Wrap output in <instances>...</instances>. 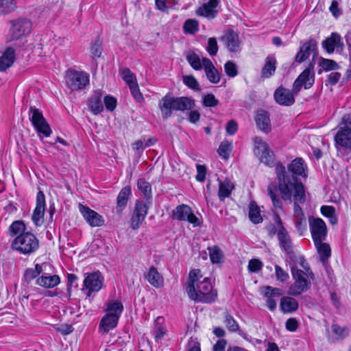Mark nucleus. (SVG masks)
Masks as SVG:
<instances>
[{"mask_svg": "<svg viewBox=\"0 0 351 351\" xmlns=\"http://www.w3.org/2000/svg\"><path fill=\"white\" fill-rule=\"evenodd\" d=\"M275 171L278 181V189L280 190V184L284 180L286 183L292 185L303 184L298 177L307 178V167L302 158H296L288 165L287 170L282 163L278 162L275 165Z\"/></svg>", "mask_w": 351, "mask_h": 351, "instance_id": "f03ea898", "label": "nucleus"}, {"mask_svg": "<svg viewBox=\"0 0 351 351\" xmlns=\"http://www.w3.org/2000/svg\"><path fill=\"white\" fill-rule=\"evenodd\" d=\"M315 81V73L313 72V64L310 63L308 66L306 67L297 77L293 85V90L295 94H297L302 88V86L305 89L310 88Z\"/></svg>", "mask_w": 351, "mask_h": 351, "instance_id": "f8f14e48", "label": "nucleus"}, {"mask_svg": "<svg viewBox=\"0 0 351 351\" xmlns=\"http://www.w3.org/2000/svg\"><path fill=\"white\" fill-rule=\"evenodd\" d=\"M203 277L199 269H192L189 272V281L186 287L189 298L196 302L212 303L217 296V291L213 290L208 278Z\"/></svg>", "mask_w": 351, "mask_h": 351, "instance_id": "f257e3e1", "label": "nucleus"}, {"mask_svg": "<svg viewBox=\"0 0 351 351\" xmlns=\"http://www.w3.org/2000/svg\"><path fill=\"white\" fill-rule=\"evenodd\" d=\"M137 186L142 195L147 199L152 198V187L150 184L144 178H139Z\"/></svg>", "mask_w": 351, "mask_h": 351, "instance_id": "79ce46f5", "label": "nucleus"}, {"mask_svg": "<svg viewBox=\"0 0 351 351\" xmlns=\"http://www.w3.org/2000/svg\"><path fill=\"white\" fill-rule=\"evenodd\" d=\"M167 330L165 326V318L162 316H158L156 318L152 331V335L154 336L156 341L158 342L161 340Z\"/></svg>", "mask_w": 351, "mask_h": 351, "instance_id": "2f4dec72", "label": "nucleus"}, {"mask_svg": "<svg viewBox=\"0 0 351 351\" xmlns=\"http://www.w3.org/2000/svg\"><path fill=\"white\" fill-rule=\"evenodd\" d=\"M304 263L305 261L302 258L301 265L306 271L297 269L294 266L291 267V271L294 282L289 289L288 293L290 295H300L311 288V280H313L315 276L309 267L304 265Z\"/></svg>", "mask_w": 351, "mask_h": 351, "instance_id": "20e7f679", "label": "nucleus"}, {"mask_svg": "<svg viewBox=\"0 0 351 351\" xmlns=\"http://www.w3.org/2000/svg\"><path fill=\"white\" fill-rule=\"evenodd\" d=\"M102 96V91L96 90L87 101L88 108L94 114H98L104 110Z\"/></svg>", "mask_w": 351, "mask_h": 351, "instance_id": "5701e85b", "label": "nucleus"}, {"mask_svg": "<svg viewBox=\"0 0 351 351\" xmlns=\"http://www.w3.org/2000/svg\"><path fill=\"white\" fill-rule=\"evenodd\" d=\"M322 47L327 53H332L335 48L342 49L343 43L341 42V36L337 33L333 32L330 37L323 40Z\"/></svg>", "mask_w": 351, "mask_h": 351, "instance_id": "b1692460", "label": "nucleus"}, {"mask_svg": "<svg viewBox=\"0 0 351 351\" xmlns=\"http://www.w3.org/2000/svg\"><path fill=\"white\" fill-rule=\"evenodd\" d=\"M275 274L277 280L281 282H285L289 278V274L278 265H275Z\"/></svg>", "mask_w": 351, "mask_h": 351, "instance_id": "680f3d73", "label": "nucleus"}, {"mask_svg": "<svg viewBox=\"0 0 351 351\" xmlns=\"http://www.w3.org/2000/svg\"><path fill=\"white\" fill-rule=\"evenodd\" d=\"M261 293L266 298L267 308L270 311H274L276 308V302L274 297H280L283 294L282 289L271 286H265L261 289Z\"/></svg>", "mask_w": 351, "mask_h": 351, "instance_id": "412c9836", "label": "nucleus"}, {"mask_svg": "<svg viewBox=\"0 0 351 351\" xmlns=\"http://www.w3.org/2000/svg\"><path fill=\"white\" fill-rule=\"evenodd\" d=\"M319 66L326 71L337 70L339 67L335 60L324 58H320Z\"/></svg>", "mask_w": 351, "mask_h": 351, "instance_id": "09e8293b", "label": "nucleus"}, {"mask_svg": "<svg viewBox=\"0 0 351 351\" xmlns=\"http://www.w3.org/2000/svg\"><path fill=\"white\" fill-rule=\"evenodd\" d=\"M176 98L171 93L166 94L158 102L162 117L167 119L171 117L173 111H176Z\"/></svg>", "mask_w": 351, "mask_h": 351, "instance_id": "a211bd4d", "label": "nucleus"}, {"mask_svg": "<svg viewBox=\"0 0 351 351\" xmlns=\"http://www.w3.org/2000/svg\"><path fill=\"white\" fill-rule=\"evenodd\" d=\"M280 193L283 200L293 202L294 218L305 217L300 204L306 202L304 186L303 184L292 185L284 180L280 184Z\"/></svg>", "mask_w": 351, "mask_h": 351, "instance_id": "7ed1b4c3", "label": "nucleus"}, {"mask_svg": "<svg viewBox=\"0 0 351 351\" xmlns=\"http://www.w3.org/2000/svg\"><path fill=\"white\" fill-rule=\"evenodd\" d=\"M198 22L195 19H187L183 25L185 34H194L198 31Z\"/></svg>", "mask_w": 351, "mask_h": 351, "instance_id": "de8ad7c7", "label": "nucleus"}, {"mask_svg": "<svg viewBox=\"0 0 351 351\" xmlns=\"http://www.w3.org/2000/svg\"><path fill=\"white\" fill-rule=\"evenodd\" d=\"M183 83L195 91H200L201 90L199 82L192 75L183 76Z\"/></svg>", "mask_w": 351, "mask_h": 351, "instance_id": "3c124183", "label": "nucleus"}, {"mask_svg": "<svg viewBox=\"0 0 351 351\" xmlns=\"http://www.w3.org/2000/svg\"><path fill=\"white\" fill-rule=\"evenodd\" d=\"M206 50L208 53L212 56L217 54L218 51V45L215 38H210L208 39Z\"/></svg>", "mask_w": 351, "mask_h": 351, "instance_id": "69168bd1", "label": "nucleus"}, {"mask_svg": "<svg viewBox=\"0 0 351 351\" xmlns=\"http://www.w3.org/2000/svg\"><path fill=\"white\" fill-rule=\"evenodd\" d=\"M16 8V0H0V15L12 12Z\"/></svg>", "mask_w": 351, "mask_h": 351, "instance_id": "a19ab883", "label": "nucleus"}, {"mask_svg": "<svg viewBox=\"0 0 351 351\" xmlns=\"http://www.w3.org/2000/svg\"><path fill=\"white\" fill-rule=\"evenodd\" d=\"M220 0H208L203 3L195 11L197 16L205 17L209 20L215 19L220 10Z\"/></svg>", "mask_w": 351, "mask_h": 351, "instance_id": "2eb2a0df", "label": "nucleus"}, {"mask_svg": "<svg viewBox=\"0 0 351 351\" xmlns=\"http://www.w3.org/2000/svg\"><path fill=\"white\" fill-rule=\"evenodd\" d=\"M29 119L38 136L41 134L45 137H49L52 131L43 112L36 107L31 106L28 112Z\"/></svg>", "mask_w": 351, "mask_h": 351, "instance_id": "0eeeda50", "label": "nucleus"}, {"mask_svg": "<svg viewBox=\"0 0 351 351\" xmlns=\"http://www.w3.org/2000/svg\"><path fill=\"white\" fill-rule=\"evenodd\" d=\"M119 319L117 315L107 313L100 321L99 329L107 333L117 326Z\"/></svg>", "mask_w": 351, "mask_h": 351, "instance_id": "c85d7f7f", "label": "nucleus"}, {"mask_svg": "<svg viewBox=\"0 0 351 351\" xmlns=\"http://www.w3.org/2000/svg\"><path fill=\"white\" fill-rule=\"evenodd\" d=\"M254 153L259 157L261 162L269 167L274 165L275 156L267 143L258 136L254 138Z\"/></svg>", "mask_w": 351, "mask_h": 351, "instance_id": "6e6552de", "label": "nucleus"}, {"mask_svg": "<svg viewBox=\"0 0 351 351\" xmlns=\"http://www.w3.org/2000/svg\"><path fill=\"white\" fill-rule=\"evenodd\" d=\"M256 123L263 132L265 133L270 132L271 124L268 112L263 110L258 112L256 116Z\"/></svg>", "mask_w": 351, "mask_h": 351, "instance_id": "473e14b6", "label": "nucleus"}, {"mask_svg": "<svg viewBox=\"0 0 351 351\" xmlns=\"http://www.w3.org/2000/svg\"><path fill=\"white\" fill-rule=\"evenodd\" d=\"M9 29L10 40H19L28 35L32 29L30 21L25 19H14L10 21Z\"/></svg>", "mask_w": 351, "mask_h": 351, "instance_id": "1a4fd4ad", "label": "nucleus"}, {"mask_svg": "<svg viewBox=\"0 0 351 351\" xmlns=\"http://www.w3.org/2000/svg\"><path fill=\"white\" fill-rule=\"evenodd\" d=\"M203 66L206 77L211 83L217 84L220 81V74L210 59L207 58H203Z\"/></svg>", "mask_w": 351, "mask_h": 351, "instance_id": "a878e982", "label": "nucleus"}, {"mask_svg": "<svg viewBox=\"0 0 351 351\" xmlns=\"http://www.w3.org/2000/svg\"><path fill=\"white\" fill-rule=\"evenodd\" d=\"M263 266V263L257 258L251 259L247 265V268L250 272L256 273L260 271Z\"/></svg>", "mask_w": 351, "mask_h": 351, "instance_id": "bf43d9fd", "label": "nucleus"}, {"mask_svg": "<svg viewBox=\"0 0 351 351\" xmlns=\"http://www.w3.org/2000/svg\"><path fill=\"white\" fill-rule=\"evenodd\" d=\"M332 330L337 338L341 339L345 338L349 334V330L347 327H341L336 324L332 325Z\"/></svg>", "mask_w": 351, "mask_h": 351, "instance_id": "6e6d98bb", "label": "nucleus"}, {"mask_svg": "<svg viewBox=\"0 0 351 351\" xmlns=\"http://www.w3.org/2000/svg\"><path fill=\"white\" fill-rule=\"evenodd\" d=\"M132 195V189L130 186L123 187L118 194L117 198V212L121 213L126 207L128 199Z\"/></svg>", "mask_w": 351, "mask_h": 351, "instance_id": "cd10ccee", "label": "nucleus"}, {"mask_svg": "<svg viewBox=\"0 0 351 351\" xmlns=\"http://www.w3.org/2000/svg\"><path fill=\"white\" fill-rule=\"evenodd\" d=\"M294 91L282 86H279L274 93L275 101L280 106H291L295 102Z\"/></svg>", "mask_w": 351, "mask_h": 351, "instance_id": "6ab92c4d", "label": "nucleus"}, {"mask_svg": "<svg viewBox=\"0 0 351 351\" xmlns=\"http://www.w3.org/2000/svg\"><path fill=\"white\" fill-rule=\"evenodd\" d=\"M314 244L319 254L320 261L327 269V260L331 255V250L330 245L326 243H324L323 241H320L319 243L314 242Z\"/></svg>", "mask_w": 351, "mask_h": 351, "instance_id": "7c9ffc66", "label": "nucleus"}, {"mask_svg": "<svg viewBox=\"0 0 351 351\" xmlns=\"http://www.w3.org/2000/svg\"><path fill=\"white\" fill-rule=\"evenodd\" d=\"M89 75L84 71L69 69L65 74V82L67 87L72 91L84 89L89 85Z\"/></svg>", "mask_w": 351, "mask_h": 351, "instance_id": "423d86ee", "label": "nucleus"}, {"mask_svg": "<svg viewBox=\"0 0 351 351\" xmlns=\"http://www.w3.org/2000/svg\"><path fill=\"white\" fill-rule=\"evenodd\" d=\"M295 228L299 232L300 235H303L304 232L306 230V221L305 217H295Z\"/></svg>", "mask_w": 351, "mask_h": 351, "instance_id": "052dcab7", "label": "nucleus"}, {"mask_svg": "<svg viewBox=\"0 0 351 351\" xmlns=\"http://www.w3.org/2000/svg\"><path fill=\"white\" fill-rule=\"evenodd\" d=\"M276 221L279 228V232L278 234V240L280 248L286 252L289 258L293 260L295 254L293 249V243L291 238L283 225L281 218L276 217Z\"/></svg>", "mask_w": 351, "mask_h": 351, "instance_id": "9b49d317", "label": "nucleus"}, {"mask_svg": "<svg viewBox=\"0 0 351 351\" xmlns=\"http://www.w3.org/2000/svg\"><path fill=\"white\" fill-rule=\"evenodd\" d=\"M15 60V50L8 47L0 56V71H5L10 68Z\"/></svg>", "mask_w": 351, "mask_h": 351, "instance_id": "bb28decb", "label": "nucleus"}, {"mask_svg": "<svg viewBox=\"0 0 351 351\" xmlns=\"http://www.w3.org/2000/svg\"><path fill=\"white\" fill-rule=\"evenodd\" d=\"M232 149V144L228 141H223L219 145L217 149L219 155L224 159H227L229 157L230 153Z\"/></svg>", "mask_w": 351, "mask_h": 351, "instance_id": "8fccbe9b", "label": "nucleus"}, {"mask_svg": "<svg viewBox=\"0 0 351 351\" xmlns=\"http://www.w3.org/2000/svg\"><path fill=\"white\" fill-rule=\"evenodd\" d=\"M172 219L188 221L191 223L193 227H198L202 223L201 220L193 214L191 208L184 204L176 206L173 210Z\"/></svg>", "mask_w": 351, "mask_h": 351, "instance_id": "9d476101", "label": "nucleus"}, {"mask_svg": "<svg viewBox=\"0 0 351 351\" xmlns=\"http://www.w3.org/2000/svg\"><path fill=\"white\" fill-rule=\"evenodd\" d=\"M298 301L291 297L284 296L280 300V308L284 313L295 312L298 308Z\"/></svg>", "mask_w": 351, "mask_h": 351, "instance_id": "72a5a7b5", "label": "nucleus"}, {"mask_svg": "<svg viewBox=\"0 0 351 351\" xmlns=\"http://www.w3.org/2000/svg\"><path fill=\"white\" fill-rule=\"evenodd\" d=\"M230 52L241 51L239 35L233 30L228 31L221 38Z\"/></svg>", "mask_w": 351, "mask_h": 351, "instance_id": "4be33fe9", "label": "nucleus"}, {"mask_svg": "<svg viewBox=\"0 0 351 351\" xmlns=\"http://www.w3.org/2000/svg\"><path fill=\"white\" fill-rule=\"evenodd\" d=\"M123 311V306L121 302L117 300H112L108 303L106 311L108 314L117 315L120 317Z\"/></svg>", "mask_w": 351, "mask_h": 351, "instance_id": "37998d69", "label": "nucleus"}, {"mask_svg": "<svg viewBox=\"0 0 351 351\" xmlns=\"http://www.w3.org/2000/svg\"><path fill=\"white\" fill-rule=\"evenodd\" d=\"M277 217L278 218H280V217L278 214L274 213V223H270L266 227L267 234L270 237H273L276 234L278 236V234L279 232V228H278V225L276 221Z\"/></svg>", "mask_w": 351, "mask_h": 351, "instance_id": "5fc2aeb1", "label": "nucleus"}, {"mask_svg": "<svg viewBox=\"0 0 351 351\" xmlns=\"http://www.w3.org/2000/svg\"><path fill=\"white\" fill-rule=\"evenodd\" d=\"M60 282V278L58 275L42 276L36 280V285L45 288H53Z\"/></svg>", "mask_w": 351, "mask_h": 351, "instance_id": "c9c22d12", "label": "nucleus"}, {"mask_svg": "<svg viewBox=\"0 0 351 351\" xmlns=\"http://www.w3.org/2000/svg\"><path fill=\"white\" fill-rule=\"evenodd\" d=\"M224 69L226 75L229 77H234L238 74L237 66L232 61L227 62L224 65Z\"/></svg>", "mask_w": 351, "mask_h": 351, "instance_id": "0e129e2a", "label": "nucleus"}, {"mask_svg": "<svg viewBox=\"0 0 351 351\" xmlns=\"http://www.w3.org/2000/svg\"><path fill=\"white\" fill-rule=\"evenodd\" d=\"M309 228L313 242L319 243L326 239L327 235V226L321 218H310Z\"/></svg>", "mask_w": 351, "mask_h": 351, "instance_id": "ddd939ff", "label": "nucleus"}, {"mask_svg": "<svg viewBox=\"0 0 351 351\" xmlns=\"http://www.w3.org/2000/svg\"><path fill=\"white\" fill-rule=\"evenodd\" d=\"M186 60L193 69L197 71L202 69L203 62H201L199 57L195 53H189L186 56Z\"/></svg>", "mask_w": 351, "mask_h": 351, "instance_id": "a18cd8bd", "label": "nucleus"}, {"mask_svg": "<svg viewBox=\"0 0 351 351\" xmlns=\"http://www.w3.org/2000/svg\"><path fill=\"white\" fill-rule=\"evenodd\" d=\"M337 146L351 149V129H339L335 136Z\"/></svg>", "mask_w": 351, "mask_h": 351, "instance_id": "393cba45", "label": "nucleus"}, {"mask_svg": "<svg viewBox=\"0 0 351 351\" xmlns=\"http://www.w3.org/2000/svg\"><path fill=\"white\" fill-rule=\"evenodd\" d=\"M176 111L184 112L190 110L195 106V101L193 99L188 97H176Z\"/></svg>", "mask_w": 351, "mask_h": 351, "instance_id": "f704fd0d", "label": "nucleus"}, {"mask_svg": "<svg viewBox=\"0 0 351 351\" xmlns=\"http://www.w3.org/2000/svg\"><path fill=\"white\" fill-rule=\"evenodd\" d=\"M275 191L276 186L272 184H269L267 186V192L272 201V204L275 208H282V202L277 197Z\"/></svg>", "mask_w": 351, "mask_h": 351, "instance_id": "603ef678", "label": "nucleus"}, {"mask_svg": "<svg viewBox=\"0 0 351 351\" xmlns=\"http://www.w3.org/2000/svg\"><path fill=\"white\" fill-rule=\"evenodd\" d=\"M79 208L83 217L91 227H99L104 225V217L96 211L82 204H80Z\"/></svg>", "mask_w": 351, "mask_h": 351, "instance_id": "aec40b11", "label": "nucleus"}, {"mask_svg": "<svg viewBox=\"0 0 351 351\" xmlns=\"http://www.w3.org/2000/svg\"><path fill=\"white\" fill-rule=\"evenodd\" d=\"M45 206V194L42 191H39L36 195V206L32 216V220L37 227L41 226L44 223Z\"/></svg>", "mask_w": 351, "mask_h": 351, "instance_id": "f3484780", "label": "nucleus"}, {"mask_svg": "<svg viewBox=\"0 0 351 351\" xmlns=\"http://www.w3.org/2000/svg\"><path fill=\"white\" fill-rule=\"evenodd\" d=\"M313 54V58L317 55V43L314 38H309L304 42L300 48L295 57V61L302 63L307 60Z\"/></svg>", "mask_w": 351, "mask_h": 351, "instance_id": "4468645a", "label": "nucleus"}, {"mask_svg": "<svg viewBox=\"0 0 351 351\" xmlns=\"http://www.w3.org/2000/svg\"><path fill=\"white\" fill-rule=\"evenodd\" d=\"M91 54L93 58H99L102 53L101 43L97 40L92 45L90 49Z\"/></svg>", "mask_w": 351, "mask_h": 351, "instance_id": "774afa93", "label": "nucleus"}, {"mask_svg": "<svg viewBox=\"0 0 351 351\" xmlns=\"http://www.w3.org/2000/svg\"><path fill=\"white\" fill-rule=\"evenodd\" d=\"M219 104V100L217 99L213 94H207L203 98V105L205 107H215Z\"/></svg>", "mask_w": 351, "mask_h": 351, "instance_id": "e2e57ef3", "label": "nucleus"}, {"mask_svg": "<svg viewBox=\"0 0 351 351\" xmlns=\"http://www.w3.org/2000/svg\"><path fill=\"white\" fill-rule=\"evenodd\" d=\"M210 259L212 263H220L223 257V253L217 245L208 247Z\"/></svg>", "mask_w": 351, "mask_h": 351, "instance_id": "c03bdc74", "label": "nucleus"}, {"mask_svg": "<svg viewBox=\"0 0 351 351\" xmlns=\"http://www.w3.org/2000/svg\"><path fill=\"white\" fill-rule=\"evenodd\" d=\"M26 226L23 221L17 220L12 223L9 227L10 235L12 237L21 235L26 233Z\"/></svg>", "mask_w": 351, "mask_h": 351, "instance_id": "ea45409f", "label": "nucleus"}, {"mask_svg": "<svg viewBox=\"0 0 351 351\" xmlns=\"http://www.w3.org/2000/svg\"><path fill=\"white\" fill-rule=\"evenodd\" d=\"M146 278L156 288H159L163 285V278L154 267L149 268Z\"/></svg>", "mask_w": 351, "mask_h": 351, "instance_id": "e433bc0d", "label": "nucleus"}, {"mask_svg": "<svg viewBox=\"0 0 351 351\" xmlns=\"http://www.w3.org/2000/svg\"><path fill=\"white\" fill-rule=\"evenodd\" d=\"M11 247L21 254L29 255L38 249L39 241L33 233L26 232L16 237L11 243Z\"/></svg>", "mask_w": 351, "mask_h": 351, "instance_id": "39448f33", "label": "nucleus"}, {"mask_svg": "<svg viewBox=\"0 0 351 351\" xmlns=\"http://www.w3.org/2000/svg\"><path fill=\"white\" fill-rule=\"evenodd\" d=\"M234 189V185L230 180H224L219 182L218 197L221 201H224L226 197H228L232 190Z\"/></svg>", "mask_w": 351, "mask_h": 351, "instance_id": "4c0bfd02", "label": "nucleus"}, {"mask_svg": "<svg viewBox=\"0 0 351 351\" xmlns=\"http://www.w3.org/2000/svg\"><path fill=\"white\" fill-rule=\"evenodd\" d=\"M249 218L250 221L255 224L260 223L263 221L260 208L254 201L251 202L250 204Z\"/></svg>", "mask_w": 351, "mask_h": 351, "instance_id": "58836bf2", "label": "nucleus"}, {"mask_svg": "<svg viewBox=\"0 0 351 351\" xmlns=\"http://www.w3.org/2000/svg\"><path fill=\"white\" fill-rule=\"evenodd\" d=\"M120 72L122 79L128 85V86L137 83L136 75L128 68H123L120 71Z\"/></svg>", "mask_w": 351, "mask_h": 351, "instance_id": "49530a36", "label": "nucleus"}, {"mask_svg": "<svg viewBox=\"0 0 351 351\" xmlns=\"http://www.w3.org/2000/svg\"><path fill=\"white\" fill-rule=\"evenodd\" d=\"M277 61L274 56L269 55L266 58L265 63L261 70V77L269 78L272 76L276 69Z\"/></svg>", "mask_w": 351, "mask_h": 351, "instance_id": "c756f323", "label": "nucleus"}, {"mask_svg": "<svg viewBox=\"0 0 351 351\" xmlns=\"http://www.w3.org/2000/svg\"><path fill=\"white\" fill-rule=\"evenodd\" d=\"M129 88L132 97L136 102L141 103L144 101V97L140 91L138 83L130 85Z\"/></svg>", "mask_w": 351, "mask_h": 351, "instance_id": "13d9d810", "label": "nucleus"}, {"mask_svg": "<svg viewBox=\"0 0 351 351\" xmlns=\"http://www.w3.org/2000/svg\"><path fill=\"white\" fill-rule=\"evenodd\" d=\"M148 210L147 205L141 200H136L134 214L145 218Z\"/></svg>", "mask_w": 351, "mask_h": 351, "instance_id": "864d4df0", "label": "nucleus"}, {"mask_svg": "<svg viewBox=\"0 0 351 351\" xmlns=\"http://www.w3.org/2000/svg\"><path fill=\"white\" fill-rule=\"evenodd\" d=\"M224 322L226 327L231 332H237L239 328V324L236 320L229 313L226 314Z\"/></svg>", "mask_w": 351, "mask_h": 351, "instance_id": "4d7b16f0", "label": "nucleus"}, {"mask_svg": "<svg viewBox=\"0 0 351 351\" xmlns=\"http://www.w3.org/2000/svg\"><path fill=\"white\" fill-rule=\"evenodd\" d=\"M104 103L106 108L109 111H113L117 106V99L115 97L107 95L104 98Z\"/></svg>", "mask_w": 351, "mask_h": 351, "instance_id": "338daca9", "label": "nucleus"}, {"mask_svg": "<svg viewBox=\"0 0 351 351\" xmlns=\"http://www.w3.org/2000/svg\"><path fill=\"white\" fill-rule=\"evenodd\" d=\"M103 280L104 278L99 271L87 274L84 280V287L87 291L86 295L88 297H90L93 292H98L102 288Z\"/></svg>", "mask_w": 351, "mask_h": 351, "instance_id": "dca6fc26", "label": "nucleus"}]
</instances>
